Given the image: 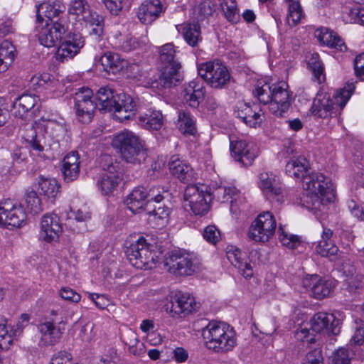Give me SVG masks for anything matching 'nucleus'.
<instances>
[{"label": "nucleus", "instance_id": "obj_9", "mask_svg": "<svg viewBox=\"0 0 364 364\" xmlns=\"http://www.w3.org/2000/svg\"><path fill=\"white\" fill-rule=\"evenodd\" d=\"M68 12L75 15L83 21L90 28V35L96 40H100L105 35L104 18L92 11L87 0H72L69 4Z\"/></svg>", "mask_w": 364, "mask_h": 364}, {"label": "nucleus", "instance_id": "obj_63", "mask_svg": "<svg viewBox=\"0 0 364 364\" xmlns=\"http://www.w3.org/2000/svg\"><path fill=\"white\" fill-rule=\"evenodd\" d=\"M348 15L351 23L364 26V8L355 7L350 10Z\"/></svg>", "mask_w": 364, "mask_h": 364}, {"label": "nucleus", "instance_id": "obj_21", "mask_svg": "<svg viewBox=\"0 0 364 364\" xmlns=\"http://www.w3.org/2000/svg\"><path fill=\"white\" fill-rule=\"evenodd\" d=\"M85 46V38L80 33L68 34L56 51L57 60L64 62L72 59Z\"/></svg>", "mask_w": 364, "mask_h": 364}, {"label": "nucleus", "instance_id": "obj_32", "mask_svg": "<svg viewBox=\"0 0 364 364\" xmlns=\"http://www.w3.org/2000/svg\"><path fill=\"white\" fill-rule=\"evenodd\" d=\"M38 97L31 94H23L18 96L13 102L14 114L16 117L23 119L26 114L37 106L39 108L38 102Z\"/></svg>", "mask_w": 364, "mask_h": 364}, {"label": "nucleus", "instance_id": "obj_1", "mask_svg": "<svg viewBox=\"0 0 364 364\" xmlns=\"http://www.w3.org/2000/svg\"><path fill=\"white\" fill-rule=\"evenodd\" d=\"M66 133L64 123L49 119L45 125V134L38 133L35 125L31 124L23 131L22 138L26 146L37 153L48 150L58 152Z\"/></svg>", "mask_w": 364, "mask_h": 364}, {"label": "nucleus", "instance_id": "obj_58", "mask_svg": "<svg viewBox=\"0 0 364 364\" xmlns=\"http://www.w3.org/2000/svg\"><path fill=\"white\" fill-rule=\"evenodd\" d=\"M203 235L207 242L216 244L219 240L220 233L215 225H208L204 229Z\"/></svg>", "mask_w": 364, "mask_h": 364}, {"label": "nucleus", "instance_id": "obj_23", "mask_svg": "<svg viewBox=\"0 0 364 364\" xmlns=\"http://www.w3.org/2000/svg\"><path fill=\"white\" fill-rule=\"evenodd\" d=\"M302 286L310 291L314 298L319 300L328 296L334 288L332 281L322 279L317 274L304 278Z\"/></svg>", "mask_w": 364, "mask_h": 364}, {"label": "nucleus", "instance_id": "obj_64", "mask_svg": "<svg viewBox=\"0 0 364 364\" xmlns=\"http://www.w3.org/2000/svg\"><path fill=\"white\" fill-rule=\"evenodd\" d=\"M348 208L354 217L360 220H364V208L361 205L353 200H350L348 202Z\"/></svg>", "mask_w": 364, "mask_h": 364}, {"label": "nucleus", "instance_id": "obj_4", "mask_svg": "<svg viewBox=\"0 0 364 364\" xmlns=\"http://www.w3.org/2000/svg\"><path fill=\"white\" fill-rule=\"evenodd\" d=\"M202 336L205 346L215 353L228 352L236 345L233 328L223 322L210 321L203 329Z\"/></svg>", "mask_w": 364, "mask_h": 364}, {"label": "nucleus", "instance_id": "obj_37", "mask_svg": "<svg viewBox=\"0 0 364 364\" xmlns=\"http://www.w3.org/2000/svg\"><path fill=\"white\" fill-rule=\"evenodd\" d=\"M316 32L318 33L316 36L321 43L341 52L347 50L343 39L333 31L327 28H322L318 29Z\"/></svg>", "mask_w": 364, "mask_h": 364}, {"label": "nucleus", "instance_id": "obj_18", "mask_svg": "<svg viewBox=\"0 0 364 364\" xmlns=\"http://www.w3.org/2000/svg\"><path fill=\"white\" fill-rule=\"evenodd\" d=\"M26 213L21 205H14L9 200L0 204V225L9 228H18L25 223Z\"/></svg>", "mask_w": 364, "mask_h": 364}, {"label": "nucleus", "instance_id": "obj_10", "mask_svg": "<svg viewBox=\"0 0 364 364\" xmlns=\"http://www.w3.org/2000/svg\"><path fill=\"white\" fill-rule=\"evenodd\" d=\"M154 246L147 240L140 236L127 247L126 255L132 266L138 269H149L156 264Z\"/></svg>", "mask_w": 364, "mask_h": 364}, {"label": "nucleus", "instance_id": "obj_52", "mask_svg": "<svg viewBox=\"0 0 364 364\" xmlns=\"http://www.w3.org/2000/svg\"><path fill=\"white\" fill-rule=\"evenodd\" d=\"M273 84H264L262 85H257L255 89L253 90L252 94L255 97H257L258 100L264 104H271L272 100V92H273Z\"/></svg>", "mask_w": 364, "mask_h": 364}, {"label": "nucleus", "instance_id": "obj_8", "mask_svg": "<svg viewBox=\"0 0 364 364\" xmlns=\"http://www.w3.org/2000/svg\"><path fill=\"white\" fill-rule=\"evenodd\" d=\"M164 265L170 273L179 276H191L199 269L200 262L193 252L185 250H174L166 255Z\"/></svg>", "mask_w": 364, "mask_h": 364}, {"label": "nucleus", "instance_id": "obj_22", "mask_svg": "<svg viewBox=\"0 0 364 364\" xmlns=\"http://www.w3.org/2000/svg\"><path fill=\"white\" fill-rule=\"evenodd\" d=\"M39 238L47 242H56L63 232L60 218L54 213L45 214L40 221Z\"/></svg>", "mask_w": 364, "mask_h": 364}, {"label": "nucleus", "instance_id": "obj_59", "mask_svg": "<svg viewBox=\"0 0 364 364\" xmlns=\"http://www.w3.org/2000/svg\"><path fill=\"white\" fill-rule=\"evenodd\" d=\"M134 337L133 341H130L129 343L127 344L129 346V352L134 355H141L145 353V346L142 342L139 341L136 338V336L132 333Z\"/></svg>", "mask_w": 364, "mask_h": 364}, {"label": "nucleus", "instance_id": "obj_16", "mask_svg": "<svg viewBox=\"0 0 364 364\" xmlns=\"http://www.w3.org/2000/svg\"><path fill=\"white\" fill-rule=\"evenodd\" d=\"M75 109L79 121L84 124L92 121L97 104L91 89L82 87L75 95Z\"/></svg>", "mask_w": 364, "mask_h": 364}, {"label": "nucleus", "instance_id": "obj_29", "mask_svg": "<svg viewBox=\"0 0 364 364\" xmlns=\"http://www.w3.org/2000/svg\"><path fill=\"white\" fill-rule=\"evenodd\" d=\"M164 11L160 0H145L138 8L137 17L144 24H151Z\"/></svg>", "mask_w": 364, "mask_h": 364}, {"label": "nucleus", "instance_id": "obj_7", "mask_svg": "<svg viewBox=\"0 0 364 364\" xmlns=\"http://www.w3.org/2000/svg\"><path fill=\"white\" fill-rule=\"evenodd\" d=\"M353 83H348L347 87L336 92L333 97L328 93H318L314 99L311 111L313 115L326 118L333 113L343 109L355 90Z\"/></svg>", "mask_w": 364, "mask_h": 364}, {"label": "nucleus", "instance_id": "obj_2", "mask_svg": "<svg viewBox=\"0 0 364 364\" xmlns=\"http://www.w3.org/2000/svg\"><path fill=\"white\" fill-rule=\"evenodd\" d=\"M177 50L171 43L159 48V60L161 64V73L148 78L144 86L161 90L171 88L181 81V65L177 58Z\"/></svg>", "mask_w": 364, "mask_h": 364}, {"label": "nucleus", "instance_id": "obj_36", "mask_svg": "<svg viewBox=\"0 0 364 364\" xmlns=\"http://www.w3.org/2000/svg\"><path fill=\"white\" fill-rule=\"evenodd\" d=\"M65 10V5L60 0L48 1L41 4L37 11V15L40 11L44 14V16L48 18V21H50L53 23L54 21L60 19L62 23H65V20L61 18Z\"/></svg>", "mask_w": 364, "mask_h": 364}, {"label": "nucleus", "instance_id": "obj_46", "mask_svg": "<svg viewBox=\"0 0 364 364\" xmlns=\"http://www.w3.org/2000/svg\"><path fill=\"white\" fill-rule=\"evenodd\" d=\"M220 6L228 21L237 23L240 20L239 10L235 0H221Z\"/></svg>", "mask_w": 364, "mask_h": 364}, {"label": "nucleus", "instance_id": "obj_31", "mask_svg": "<svg viewBox=\"0 0 364 364\" xmlns=\"http://www.w3.org/2000/svg\"><path fill=\"white\" fill-rule=\"evenodd\" d=\"M333 234V232L331 229L323 228L321 239L315 247V251L317 254L321 257H328L331 261L336 259L337 255L339 252L338 247L336 245L334 242L331 240Z\"/></svg>", "mask_w": 364, "mask_h": 364}, {"label": "nucleus", "instance_id": "obj_38", "mask_svg": "<svg viewBox=\"0 0 364 364\" xmlns=\"http://www.w3.org/2000/svg\"><path fill=\"white\" fill-rule=\"evenodd\" d=\"M100 62L104 71L114 75L119 73L126 65L124 59L121 58L117 53L112 52L105 53L100 57Z\"/></svg>", "mask_w": 364, "mask_h": 364}, {"label": "nucleus", "instance_id": "obj_55", "mask_svg": "<svg viewBox=\"0 0 364 364\" xmlns=\"http://www.w3.org/2000/svg\"><path fill=\"white\" fill-rule=\"evenodd\" d=\"M146 44V38L129 37L124 40L119 45V49L124 52H130L134 50L144 48Z\"/></svg>", "mask_w": 364, "mask_h": 364}, {"label": "nucleus", "instance_id": "obj_53", "mask_svg": "<svg viewBox=\"0 0 364 364\" xmlns=\"http://www.w3.org/2000/svg\"><path fill=\"white\" fill-rule=\"evenodd\" d=\"M25 200L27 208L31 213L38 214L43 210L41 200L37 193L33 189L26 191Z\"/></svg>", "mask_w": 364, "mask_h": 364}, {"label": "nucleus", "instance_id": "obj_14", "mask_svg": "<svg viewBox=\"0 0 364 364\" xmlns=\"http://www.w3.org/2000/svg\"><path fill=\"white\" fill-rule=\"evenodd\" d=\"M103 173L97 181V186L104 195L112 193L122 180V168L119 162L109 156L102 157Z\"/></svg>", "mask_w": 364, "mask_h": 364}, {"label": "nucleus", "instance_id": "obj_41", "mask_svg": "<svg viewBox=\"0 0 364 364\" xmlns=\"http://www.w3.org/2000/svg\"><path fill=\"white\" fill-rule=\"evenodd\" d=\"M184 92V100L190 107L193 108H197L199 106L205 95L204 87L196 81L191 82L185 88Z\"/></svg>", "mask_w": 364, "mask_h": 364}, {"label": "nucleus", "instance_id": "obj_33", "mask_svg": "<svg viewBox=\"0 0 364 364\" xmlns=\"http://www.w3.org/2000/svg\"><path fill=\"white\" fill-rule=\"evenodd\" d=\"M80 156L77 151H71L63 159L62 171L65 181H75L80 173Z\"/></svg>", "mask_w": 364, "mask_h": 364}, {"label": "nucleus", "instance_id": "obj_12", "mask_svg": "<svg viewBox=\"0 0 364 364\" xmlns=\"http://www.w3.org/2000/svg\"><path fill=\"white\" fill-rule=\"evenodd\" d=\"M198 75L212 87L222 89L230 80L227 67L220 60H215L198 65Z\"/></svg>", "mask_w": 364, "mask_h": 364}, {"label": "nucleus", "instance_id": "obj_20", "mask_svg": "<svg viewBox=\"0 0 364 364\" xmlns=\"http://www.w3.org/2000/svg\"><path fill=\"white\" fill-rule=\"evenodd\" d=\"M232 156L245 166H250L257 156V149L253 143L242 139L230 138Z\"/></svg>", "mask_w": 364, "mask_h": 364}, {"label": "nucleus", "instance_id": "obj_48", "mask_svg": "<svg viewBox=\"0 0 364 364\" xmlns=\"http://www.w3.org/2000/svg\"><path fill=\"white\" fill-rule=\"evenodd\" d=\"M149 220L155 223L157 225L164 226L168 221V217L170 214V208L166 205H159L155 207L152 211L149 213Z\"/></svg>", "mask_w": 364, "mask_h": 364}, {"label": "nucleus", "instance_id": "obj_24", "mask_svg": "<svg viewBox=\"0 0 364 364\" xmlns=\"http://www.w3.org/2000/svg\"><path fill=\"white\" fill-rule=\"evenodd\" d=\"M55 323L57 326L54 324L53 321H46L38 325V330L41 333V342L43 345L53 346L59 342L65 331L67 321L61 318Z\"/></svg>", "mask_w": 364, "mask_h": 364}, {"label": "nucleus", "instance_id": "obj_39", "mask_svg": "<svg viewBox=\"0 0 364 364\" xmlns=\"http://www.w3.org/2000/svg\"><path fill=\"white\" fill-rule=\"evenodd\" d=\"M139 124L149 130H159L164 124L162 113L160 111L149 109L138 117Z\"/></svg>", "mask_w": 364, "mask_h": 364}, {"label": "nucleus", "instance_id": "obj_42", "mask_svg": "<svg viewBox=\"0 0 364 364\" xmlns=\"http://www.w3.org/2000/svg\"><path fill=\"white\" fill-rule=\"evenodd\" d=\"M16 48L9 41H4L0 44V73L7 70L14 62L16 56Z\"/></svg>", "mask_w": 364, "mask_h": 364}, {"label": "nucleus", "instance_id": "obj_25", "mask_svg": "<svg viewBox=\"0 0 364 364\" xmlns=\"http://www.w3.org/2000/svg\"><path fill=\"white\" fill-rule=\"evenodd\" d=\"M115 101L113 111L114 112V117L117 120L122 122L134 115L136 102L130 95L123 92H117V96H115Z\"/></svg>", "mask_w": 364, "mask_h": 364}, {"label": "nucleus", "instance_id": "obj_34", "mask_svg": "<svg viewBox=\"0 0 364 364\" xmlns=\"http://www.w3.org/2000/svg\"><path fill=\"white\" fill-rule=\"evenodd\" d=\"M117 94V92L109 86L100 87L94 95L99 110L105 112L113 111Z\"/></svg>", "mask_w": 364, "mask_h": 364}, {"label": "nucleus", "instance_id": "obj_35", "mask_svg": "<svg viewBox=\"0 0 364 364\" xmlns=\"http://www.w3.org/2000/svg\"><path fill=\"white\" fill-rule=\"evenodd\" d=\"M309 164L307 159L298 156L296 158H291L285 166L286 173L291 177L304 180L308 175Z\"/></svg>", "mask_w": 364, "mask_h": 364}, {"label": "nucleus", "instance_id": "obj_15", "mask_svg": "<svg viewBox=\"0 0 364 364\" xmlns=\"http://www.w3.org/2000/svg\"><path fill=\"white\" fill-rule=\"evenodd\" d=\"M203 188V186L199 187L195 184H190L184 191L185 206L189 207L196 215H203L209 210L211 195Z\"/></svg>", "mask_w": 364, "mask_h": 364}, {"label": "nucleus", "instance_id": "obj_49", "mask_svg": "<svg viewBox=\"0 0 364 364\" xmlns=\"http://www.w3.org/2000/svg\"><path fill=\"white\" fill-rule=\"evenodd\" d=\"M183 38L191 46H197L201 40L200 28L198 24H188L184 26L183 32Z\"/></svg>", "mask_w": 364, "mask_h": 364}, {"label": "nucleus", "instance_id": "obj_62", "mask_svg": "<svg viewBox=\"0 0 364 364\" xmlns=\"http://www.w3.org/2000/svg\"><path fill=\"white\" fill-rule=\"evenodd\" d=\"M72 355L66 351H60L55 354L50 364H72Z\"/></svg>", "mask_w": 364, "mask_h": 364}, {"label": "nucleus", "instance_id": "obj_6", "mask_svg": "<svg viewBox=\"0 0 364 364\" xmlns=\"http://www.w3.org/2000/svg\"><path fill=\"white\" fill-rule=\"evenodd\" d=\"M340 321L333 314L324 312L315 314L310 320V328L301 326L295 331L298 341L308 344L314 343L316 334L326 333L337 335L340 333Z\"/></svg>", "mask_w": 364, "mask_h": 364}, {"label": "nucleus", "instance_id": "obj_57", "mask_svg": "<svg viewBox=\"0 0 364 364\" xmlns=\"http://www.w3.org/2000/svg\"><path fill=\"white\" fill-rule=\"evenodd\" d=\"M332 364H350L348 350L344 348L338 349L333 354Z\"/></svg>", "mask_w": 364, "mask_h": 364}, {"label": "nucleus", "instance_id": "obj_47", "mask_svg": "<svg viewBox=\"0 0 364 364\" xmlns=\"http://www.w3.org/2000/svg\"><path fill=\"white\" fill-rule=\"evenodd\" d=\"M212 195L213 198L220 203H226L230 200L232 210L233 200L235 199L234 196L237 195V190L232 187L219 186L213 191Z\"/></svg>", "mask_w": 364, "mask_h": 364}, {"label": "nucleus", "instance_id": "obj_19", "mask_svg": "<svg viewBox=\"0 0 364 364\" xmlns=\"http://www.w3.org/2000/svg\"><path fill=\"white\" fill-rule=\"evenodd\" d=\"M272 100L270 112L277 117H284L291 105V95L288 85L284 82L273 84Z\"/></svg>", "mask_w": 364, "mask_h": 364}, {"label": "nucleus", "instance_id": "obj_11", "mask_svg": "<svg viewBox=\"0 0 364 364\" xmlns=\"http://www.w3.org/2000/svg\"><path fill=\"white\" fill-rule=\"evenodd\" d=\"M67 27L60 19L48 23L40 14L36 15V26L35 33L40 43L45 47L55 46L63 39Z\"/></svg>", "mask_w": 364, "mask_h": 364}, {"label": "nucleus", "instance_id": "obj_17", "mask_svg": "<svg viewBox=\"0 0 364 364\" xmlns=\"http://www.w3.org/2000/svg\"><path fill=\"white\" fill-rule=\"evenodd\" d=\"M196 306L194 298L188 293L177 291L170 296L164 309L171 317L176 318L190 314Z\"/></svg>", "mask_w": 364, "mask_h": 364}, {"label": "nucleus", "instance_id": "obj_61", "mask_svg": "<svg viewBox=\"0 0 364 364\" xmlns=\"http://www.w3.org/2000/svg\"><path fill=\"white\" fill-rule=\"evenodd\" d=\"M61 298L65 301L77 303L80 301L81 296L69 287H63L60 291Z\"/></svg>", "mask_w": 364, "mask_h": 364}, {"label": "nucleus", "instance_id": "obj_45", "mask_svg": "<svg viewBox=\"0 0 364 364\" xmlns=\"http://www.w3.org/2000/svg\"><path fill=\"white\" fill-rule=\"evenodd\" d=\"M178 126L183 134L193 135L196 132L195 121L189 112L180 111L178 112Z\"/></svg>", "mask_w": 364, "mask_h": 364}, {"label": "nucleus", "instance_id": "obj_27", "mask_svg": "<svg viewBox=\"0 0 364 364\" xmlns=\"http://www.w3.org/2000/svg\"><path fill=\"white\" fill-rule=\"evenodd\" d=\"M168 166L171 174L183 183H191L196 179L193 168L188 163L181 160L178 155L171 157Z\"/></svg>", "mask_w": 364, "mask_h": 364}, {"label": "nucleus", "instance_id": "obj_51", "mask_svg": "<svg viewBox=\"0 0 364 364\" xmlns=\"http://www.w3.org/2000/svg\"><path fill=\"white\" fill-rule=\"evenodd\" d=\"M74 220L73 222L72 230L77 233L83 232L87 230L86 222L91 218L88 212H84L82 210H77L73 213Z\"/></svg>", "mask_w": 364, "mask_h": 364}, {"label": "nucleus", "instance_id": "obj_54", "mask_svg": "<svg viewBox=\"0 0 364 364\" xmlns=\"http://www.w3.org/2000/svg\"><path fill=\"white\" fill-rule=\"evenodd\" d=\"M277 232L279 235V240L284 246L294 250L296 249L301 245V241L298 236L289 235L284 230L282 225L279 226Z\"/></svg>", "mask_w": 364, "mask_h": 364}, {"label": "nucleus", "instance_id": "obj_43", "mask_svg": "<svg viewBox=\"0 0 364 364\" xmlns=\"http://www.w3.org/2000/svg\"><path fill=\"white\" fill-rule=\"evenodd\" d=\"M38 186L41 193L48 198H55L60 192V186L54 178H48L41 176Z\"/></svg>", "mask_w": 364, "mask_h": 364}, {"label": "nucleus", "instance_id": "obj_50", "mask_svg": "<svg viewBox=\"0 0 364 364\" xmlns=\"http://www.w3.org/2000/svg\"><path fill=\"white\" fill-rule=\"evenodd\" d=\"M146 194L147 195L148 202L155 201L157 203L170 196L168 188L160 185H154L149 190L146 188Z\"/></svg>", "mask_w": 364, "mask_h": 364}, {"label": "nucleus", "instance_id": "obj_40", "mask_svg": "<svg viewBox=\"0 0 364 364\" xmlns=\"http://www.w3.org/2000/svg\"><path fill=\"white\" fill-rule=\"evenodd\" d=\"M147 200L146 188L139 186L135 188L127 197L124 203L127 208L133 213H139Z\"/></svg>", "mask_w": 364, "mask_h": 364}, {"label": "nucleus", "instance_id": "obj_28", "mask_svg": "<svg viewBox=\"0 0 364 364\" xmlns=\"http://www.w3.org/2000/svg\"><path fill=\"white\" fill-rule=\"evenodd\" d=\"M259 186L269 200L283 201L282 190L272 173L264 172L259 176Z\"/></svg>", "mask_w": 364, "mask_h": 364}, {"label": "nucleus", "instance_id": "obj_56", "mask_svg": "<svg viewBox=\"0 0 364 364\" xmlns=\"http://www.w3.org/2000/svg\"><path fill=\"white\" fill-rule=\"evenodd\" d=\"M354 330L350 342L355 345H362L364 343V321L355 320Z\"/></svg>", "mask_w": 364, "mask_h": 364}, {"label": "nucleus", "instance_id": "obj_13", "mask_svg": "<svg viewBox=\"0 0 364 364\" xmlns=\"http://www.w3.org/2000/svg\"><path fill=\"white\" fill-rule=\"evenodd\" d=\"M277 221L270 211L259 213L251 223L248 237L255 242L264 243L274 235Z\"/></svg>", "mask_w": 364, "mask_h": 364}, {"label": "nucleus", "instance_id": "obj_30", "mask_svg": "<svg viewBox=\"0 0 364 364\" xmlns=\"http://www.w3.org/2000/svg\"><path fill=\"white\" fill-rule=\"evenodd\" d=\"M226 255L230 262L239 270L244 277L248 278L253 275V269L251 264L247 262V255L245 252L235 246H228Z\"/></svg>", "mask_w": 364, "mask_h": 364}, {"label": "nucleus", "instance_id": "obj_60", "mask_svg": "<svg viewBox=\"0 0 364 364\" xmlns=\"http://www.w3.org/2000/svg\"><path fill=\"white\" fill-rule=\"evenodd\" d=\"M323 360L322 351L321 348H316L306 354L304 361L307 364H323Z\"/></svg>", "mask_w": 364, "mask_h": 364}, {"label": "nucleus", "instance_id": "obj_26", "mask_svg": "<svg viewBox=\"0 0 364 364\" xmlns=\"http://www.w3.org/2000/svg\"><path fill=\"white\" fill-rule=\"evenodd\" d=\"M261 109L257 105L239 102L234 108V114L250 127H256L261 122Z\"/></svg>", "mask_w": 364, "mask_h": 364}, {"label": "nucleus", "instance_id": "obj_44", "mask_svg": "<svg viewBox=\"0 0 364 364\" xmlns=\"http://www.w3.org/2000/svg\"><path fill=\"white\" fill-rule=\"evenodd\" d=\"M308 66L311 70L314 79L318 84L325 81L324 67L321 60L319 59L318 53H313L308 61Z\"/></svg>", "mask_w": 364, "mask_h": 364}, {"label": "nucleus", "instance_id": "obj_3", "mask_svg": "<svg viewBox=\"0 0 364 364\" xmlns=\"http://www.w3.org/2000/svg\"><path fill=\"white\" fill-rule=\"evenodd\" d=\"M306 192L302 201L308 208H319L324 200L332 202L334 198L333 188L329 178L320 173H312L303 181Z\"/></svg>", "mask_w": 364, "mask_h": 364}, {"label": "nucleus", "instance_id": "obj_5", "mask_svg": "<svg viewBox=\"0 0 364 364\" xmlns=\"http://www.w3.org/2000/svg\"><path fill=\"white\" fill-rule=\"evenodd\" d=\"M112 144L127 164L140 165L147 157L141 140L131 131L125 130L114 136Z\"/></svg>", "mask_w": 364, "mask_h": 364}]
</instances>
